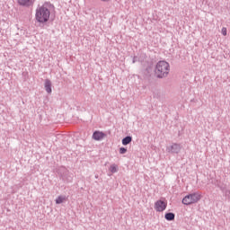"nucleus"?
<instances>
[{"label": "nucleus", "mask_w": 230, "mask_h": 230, "mask_svg": "<svg viewBox=\"0 0 230 230\" xmlns=\"http://www.w3.org/2000/svg\"><path fill=\"white\" fill-rule=\"evenodd\" d=\"M51 8H53V4L49 2H45L40 7H38L35 14L37 22H40V24L48 22L51 15Z\"/></svg>", "instance_id": "1"}, {"label": "nucleus", "mask_w": 230, "mask_h": 230, "mask_svg": "<svg viewBox=\"0 0 230 230\" xmlns=\"http://www.w3.org/2000/svg\"><path fill=\"white\" fill-rule=\"evenodd\" d=\"M170 75V63L164 60L158 61L155 67V75L156 78H166Z\"/></svg>", "instance_id": "2"}, {"label": "nucleus", "mask_w": 230, "mask_h": 230, "mask_svg": "<svg viewBox=\"0 0 230 230\" xmlns=\"http://www.w3.org/2000/svg\"><path fill=\"white\" fill-rule=\"evenodd\" d=\"M201 199H202V195H200V193L193 192V193L186 195L182 199L181 202L185 206H190V204H197V202H199V200H200Z\"/></svg>", "instance_id": "3"}, {"label": "nucleus", "mask_w": 230, "mask_h": 230, "mask_svg": "<svg viewBox=\"0 0 230 230\" xmlns=\"http://www.w3.org/2000/svg\"><path fill=\"white\" fill-rule=\"evenodd\" d=\"M181 149L182 146L181 144L172 143L170 146L166 147V152H168V154H179Z\"/></svg>", "instance_id": "4"}, {"label": "nucleus", "mask_w": 230, "mask_h": 230, "mask_svg": "<svg viewBox=\"0 0 230 230\" xmlns=\"http://www.w3.org/2000/svg\"><path fill=\"white\" fill-rule=\"evenodd\" d=\"M167 206H168L167 202H164V200L159 199L155 203V209L158 213H161L164 211V209H166Z\"/></svg>", "instance_id": "5"}, {"label": "nucleus", "mask_w": 230, "mask_h": 230, "mask_svg": "<svg viewBox=\"0 0 230 230\" xmlns=\"http://www.w3.org/2000/svg\"><path fill=\"white\" fill-rule=\"evenodd\" d=\"M105 136L107 135L103 133V131H94L93 134V139H94V141H102Z\"/></svg>", "instance_id": "6"}, {"label": "nucleus", "mask_w": 230, "mask_h": 230, "mask_svg": "<svg viewBox=\"0 0 230 230\" xmlns=\"http://www.w3.org/2000/svg\"><path fill=\"white\" fill-rule=\"evenodd\" d=\"M18 4L20 6H32L34 1L33 0H17Z\"/></svg>", "instance_id": "7"}, {"label": "nucleus", "mask_w": 230, "mask_h": 230, "mask_svg": "<svg viewBox=\"0 0 230 230\" xmlns=\"http://www.w3.org/2000/svg\"><path fill=\"white\" fill-rule=\"evenodd\" d=\"M60 179H62L64 182H73V176L71 175L69 171L66 172L64 175H62Z\"/></svg>", "instance_id": "8"}, {"label": "nucleus", "mask_w": 230, "mask_h": 230, "mask_svg": "<svg viewBox=\"0 0 230 230\" xmlns=\"http://www.w3.org/2000/svg\"><path fill=\"white\" fill-rule=\"evenodd\" d=\"M44 87H45V91L48 93V94H51V93H53V90L51 89V80L46 79Z\"/></svg>", "instance_id": "9"}, {"label": "nucleus", "mask_w": 230, "mask_h": 230, "mask_svg": "<svg viewBox=\"0 0 230 230\" xmlns=\"http://www.w3.org/2000/svg\"><path fill=\"white\" fill-rule=\"evenodd\" d=\"M57 172L60 177H62L64 174L67 173L69 171L66 168V166H59L57 169Z\"/></svg>", "instance_id": "10"}, {"label": "nucleus", "mask_w": 230, "mask_h": 230, "mask_svg": "<svg viewBox=\"0 0 230 230\" xmlns=\"http://www.w3.org/2000/svg\"><path fill=\"white\" fill-rule=\"evenodd\" d=\"M164 218L168 222H172V220H175V215L173 214V212H167L164 215Z\"/></svg>", "instance_id": "11"}, {"label": "nucleus", "mask_w": 230, "mask_h": 230, "mask_svg": "<svg viewBox=\"0 0 230 230\" xmlns=\"http://www.w3.org/2000/svg\"><path fill=\"white\" fill-rule=\"evenodd\" d=\"M132 143V137L131 136H127L124 138H122V145L124 146H127V145H130Z\"/></svg>", "instance_id": "12"}, {"label": "nucleus", "mask_w": 230, "mask_h": 230, "mask_svg": "<svg viewBox=\"0 0 230 230\" xmlns=\"http://www.w3.org/2000/svg\"><path fill=\"white\" fill-rule=\"evenodd\" d=\"M212 184H214V186H217V188L220 189L221 191H224V185L220 184V181L214 180V181H212Z\"/></svg>", "instance_id": "13"}, {"label": "nucleus", "mask_w": 230, "mask_h": 230, "mask_svg": "<svg viewBox=\"0 0 230 230\" xmlns=\"http://www.w3.org/2000/svg\"><path fill=\"white\" fill-rule=\"evenodd\" d=\"M110 172L111 173H118V165L111 164V167H110Z\"/></svg>", "instance_id": "14"}, {"label": "nucleus", "mask_w": 230, "mask_h": 230, "mask_svg": "<svg viewBox=\"0 0 230 230\" xmlns=\"http://www.w3.org/2000/svg\"><path fill=\"white\" fill-rule=\"evenodd\" d=\"M66 200V196H58L56 199V204H62Z\"/></svg>", "instance_id": "15"}, {"label": "nucleus", "mask_w": 230, "mask_h": 230, "mask_svg": "<svg viewBox=\"0 0 230 230\" xmlns=\"http://www.w3.org/2000/svg\"><path fill=\"white\" fill-rule=\"evenodd\" d=\"M225 195L230 199V190H226V187H224V191Z\"/></svg>", "instance_id": "16"}, {"label": "nucleus", "mask_w": 230, "mask_h": 230, "mask_svg": "<svg viewBox=\"0 0 230 230\" xmlns=\"http://www.w3.org/2000/svg\"><path fill=\"white\" fill-rule=\"evenodd\" d=\"M119 154H121V155L127 154V147H120L119 148Z\"/></svg>", "instance_id": "17"}, {"label": "nucleus", "mask_w": 230, "mask_h": 230, "mask_svg": "<svg viewBox=\"0 0 230 230\" xmlns=\"http://www.w3.org/2000/svg\"><path fill=\"white\" fill-rule=\"evenodd\" d=\"M222 35H224L226 37V35H227V29L226 27L222 28Z\"/></svg>", "instance_id": "18"}, {"label": "nucleus", "mask_w": 230, "mask_h": 230, "mask_svg": "<svg viewBox=\"0 0 230 230\" xmlns=\"http://www.w3.org/2000/svg\"><path fill=\"white\" fill-rule=\"evenodd\" d=\"M136 62H137V57H134L133 58L132 64H136Z\"/></svg>", "instance_id": "19"}, {"label": "nucleus", "mask_w": 230, "mask_h": 230, "mask_svg": "<svg viewBox=\"0 0 230 230\" xmlns=\"http://www.w3.org/2000/svg\"><path fill=\"white\" fill-rule=\"evenodd\" d=\"M101 1H103V3H109V1L111 0H101Z\"/></svg>", "instance_id": "20"}]
</instances>
